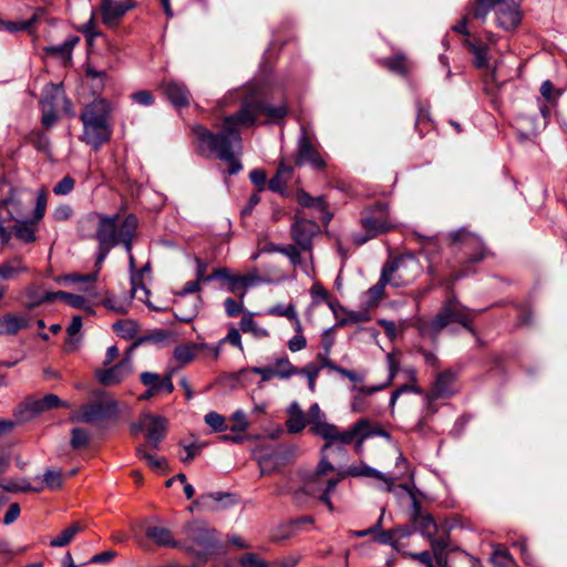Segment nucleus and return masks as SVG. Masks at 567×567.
Instances as JSON below:
<instances>
[{
    "label": "nucleus",
    "mask_w": 567,
    "mask_h": 567,
    "mask_svg": "<svg viewBox=\"0 0 567 567\" xmlns=\"http://www.w3.org/2000/svg\"><path fill=\"white\" fill-rule=\"evenodd\" d=\"M195 133L203 152L215 153L218 158L228 163L229 175L240 172L243 166L235 155L241 148V138L237 127L234 126V117L224 120L220 133L213 134L202 126H197Z\"/></svg>",
    "instance_id": "f257e3e1"
},
{
    "label": "nucleus",
    "mask_w": 567,
    "mask_h": 567,
    "mask_svg": "<svg viewBox=\"0 0 567 567\" xmlns=\"http://www.w3.org/2000/svg\"><path fill=\"white\" fill-rule=\"evenodd\" d=\"M370 421L368 419H360L347 430H340L332 423H317L313 427V435L320 436L326 441L321 449L323 454L332 446H343L354 443L355 451L361 453L363 450V442L373 434L384 435L388 434L383 431L372 432L370 429Z\"/></svg>",
    "instance_id": "f03ea898"
},
{
    "label": "nucleus",
    "mask_w": 567,
    "mask_h": 567,
    "mask_svg": "<svg viewBox=\"0 0 567 567\" xmlns=\"http://www.w3.org/2000/svg\"><path fill=\"white\" fill-rule=\"evenodd\" d=\"M91 218H97V227L95 238L101 245L112 248L123 245L126 252L133 248V240L137 230V218L130 214L122 221L117 215L104 216L100 214L93 215Z\"/></svg>",
    "instance_id": "7ed1b4c3"
},
{
    "label": "nucleus",
    "mask_w": 567,
    "mask_h": 567,
    "mask_svg": "<svg viewBox=\"0 0 567 567\" xmlns=\"http://www.w3.org/2000/svg\"><path fill=\"white\" fill-rule=\"evenodd\" d=\"M111 109L110 104L103 100H94L87 104L82 114L83 134L81 141L94 150H99L103 144L107 143L112 135L110 124Z\"/></svg>",
    "instance_id": "20e7f679"
},
{
    "label": "nucleus",
    "mask_w": 567,
    "mask_h": 567,
    "mask_svg": "<svg viewBox=\"0 0 567 567\" xmlns=\"http://www.w3.org/2000/svg\"><path fill=\"white\" fill-rule=\"evenodd\" d=\"M2 192H4V188H2ZM33 202H35L32 213L33 218L40 220L47 210L48 194L45 189L41 188L34 194L25 187L9 186L8 192L3 193L0 198V210H6L11 219H18L24 216L28 207Z\"/></svg>",
    "instance_id": "39448f33"
},
{
    "label": "nucleus",
    "mask_w": 567,
    "mask_h": 567,
    "mask_svg": "<svg viewBox=\"0 0 567 567\" xmlns=\"http://www.w3.org/2000/svg\"><path fill=\"white\" fill-rule=\"evenodd\" d=\"M472 319L470 309L463 307L455 298H450L432 320L420 319L416 327L422 336L435 338L445 327L454 322L473 332Z\"/></svg>",
    "instance_id": "423d86ee"
},
{
    "label": "nucleus",
    "mask_w": 567,
    "mask_h": 567,
    "mask_svg": "<svg viewBox=\"0 0 567 567\" xmlns=\"http://www.w3.org/2000/svg\"><path fill=\"white\" fill-rule=\"evenodd\" d=\"M361 226L364 230V234L353 235V240L358 245H363L380 234L393 229L395 224L390 216L388 204L380 202L371 207L365 208L361 217Z\"/></svg>",
    "instance_id": "0eeeda50"
},
{
    "label": "nucleus",
    "mask_w": 567,
    "mask_h": 567,
    "mask_svg": "<svg viewBox=\"0 0 567 567\" xmlns=\"http://www.w3.org/2000/svg\"><path fill=\"white\" fill-rule=\"evenodd\" d=\"M468 17L464 16L456 24L452 27V30L456 33L465 35L466 39L464 44L467 47L470 52L474 55V65L478 69H489V51L492 47L496 43V35L491 31L484 32V38L486 42L483 40H471V33L467 28Z\"/></svg>",
    "instance_id": "6e6552de"
},
{
    "label": "nucleus",
    "mask_w": 567,
    "mask_h": 567,
    "mask_svg": "<svg viewBox=\"0 0 567 567\" xmlns=\"http://www.w3.org/2000/svg\"><path fill=\"white\" fill-rule=\"evenodd\" d=\"M382 270L391 279L392 286L402 287L412 282L421 274V265L413 255L406 254L388 261Z\"/></svg>",
    "instance_id": "1a4fd4ad"
},
{
    "label": "nucleus",
    "mask_w": 567,
    "mask_h": 567,
    "mask_svg": "<svg viewBox=\"0 0 567 567\" xmlns=\"http://www.w3.org/2000/svg\"><path fill=\"white\" fill-rule=\"evenodd\" d=\"M333 471L334 466L328 461L327 456L323 455L317 466L313 481L306 486L307 493L318 495V498L327 505L330 512H333V504L330 499V493L336 488L340 480L344 477L343 473L340 474L337 478H329L323 481V476Z\"/></svg>",
    "instance_id": "9d476101"
},
{
    "label": "nucleus",
    "mask_w": 567,
    "mask_h": 567,
    "mask_svg": "<svg viewBox=\"0 0 567 567\" xmlns=\"http://www.w3.org/2000/svg\"><path fill=\"white\" fill-rule=\"evenodd\" d=\"M94 396L99 402L82 405L80 411L71 416L72 421L92 424L117 414V402L113 398L103 391L95 392Z\"/></svg>",
    "instance_id": "9b49d317"
},
{
    "label": "nucleus",
    "mask_w": 567,
    "mask_h": 567,
    "mask_svg": "<svg viewBox=\"0 0 567 567\" xmlns=\"http://www.w3.org/2000/svg\"><path fill=\"white\" fill-rule=\"evenodd\" d=\"M261 114L271 120H281L287 114V109L285 105L271 106L258 101H245L240 110L230 117H234L235 127L237 125L251 126Z\"/></svg>",
    "instance_id": "f8f14e48"
},
{
    "label": "nucleus",
    "mask_w": 567,
    "mask_h": 567,
    "mask_svg": "<svg viewBox=\"0 0 567 567\" xmlns=\"http://www.w3.org/2000/svg\"><path fill=\"white\" fill-rule=\"evenodd\" d=\"M400 487L404 489L406 493H409L411 496L412 506L414 509V525L417 527L422 535L430 539L434 553L443 550L446 547V542L443 538L434 537L439 532V527L434 518L430 514L421 513L420 503L417 502L416 497L414 496V494L412 493L411 488L408 485L402 484L400 485Z\"/></svg>",
    "instance_id": "ddd939ff"
},
{
    "label": "nucleus",
    "mask_w": 567,
    "mask_h": 567,
    "mask_svg": "<svg viewBox=\"0 0 567 567\" xmlns=\"http://www.w3.org/2000/svg\"><path fill=\"white\" fill-rule=\"evenodd\" d=\"M200 281L197 279L187 281L181 291L176 293V299L173 305L175 317L182 322H190L197 315L198 305L202 299L195 296L192 299V306L188 311H184V306L187 303V295L195 293L200 290Z\"/></svg>",
    "instance_id": "4468645a"
},
{
    "label": "nucleus",
    "mask_w": 567,
    "mask_h": 567,
    "mask_svg": "<svg viewBox=\"0 0 567 567\" xmlns=\"http://www.w3.org/2000/svg\"><path fill=\"white\" fill-rule=\"evenodd\" d=\"M453 245L466 256L470 262H478L485 257V247L481 238L465 229L452 233Z\"/></svg>",
    "instance_id": "2eb2a0df"
},
{
    "label": "nucleus",
    "mask_w": 567,
    "mask_h": 567,
    "mask_svg": "<svg viewBox=\"0 0 567 567\" xmlns=\"http://www.w3.org/2000/svg\"><path fill=\"white\" fill-rule=\"evenodd\" d=\"M174 371H168L165 375L161 377L154 372H143L140 380L147 389L140 396L141 400H150L159 394H171L174 391L173 384Z\"/></svg>",
    "instance_id": "dca6fc26"
},
{
    "label": "nucleus",
    "mask_w": 567,
    "mask_h": 567,
    "mask_svg": "<svg viewBox=\"0 0 567 567\" xmlns=\"http://www.w3.org/2000/svg\"><path fill=\"white\" fill-rule=\"evenodd\" d=\"M166 424L167 421L165 417L144 413L141 415L138 424L133 426V430H145L146 439L154 449H157L165 436Z\"/></svg>",
    "instance_id": "f3484780"
},
{
    "label": "nucleus",
    "mask_w": 567,
    "mask_h": 567,
    "mask_svg": "<svg viewBox=\"0 0 567 567\" xmlns=\"http://www.w3.org/2000/svg\"><path fill=\"white\" fill-rule=\"evenodd\" d=\"M132 358L130 354H127L112 368L97 370L95 375L101 384L105 386H112L125 380L132 373Z\"/></svg>",
    "instance_id": "a211bd4d"
},
{
    "label": "nucleus",
    "mask_w": 567,
    "mask_h": 567,
    "mask_svg": "<svg viewBox=\"0 0 567 567\" xmlns=\"http://www.w3.org/2000/svg\"><path fill=\"white\" fill-rule=\"evenodd\" d=\"M319 231L318 224L306 218H297L291 226L292 239L301 250H310L312 248V238Z\"/></svg>",
    "instance_id": "6ab92c4d"
},
{
    "label": "nucleus",
    "mask_w": 567,
    "mask_h": 567,
    "mask_svg": "<svg viewBox=\"0 0 567 567\" xmlns=\"http://www.w3.org/2000/svg\"><path fill=\"white\" fill-rule=\"evenodd\" d=\"M306 163H308L315 169H322L326 167L324 159L303 133L298 141V155L296 158V165L301 166Z\"/></svg>",
    "instance_id": "aec40b11"
},
{
    "label": "nucleus",
    "mask_w": 567,
    "mask_h": 567,
    "mask_svg": "<svg viewBox=\"0 0 567 567\" xmlns=\"http://www.w3.org/2000/svg\"><path fill=\"white\" fill-rule=\"evenodd\" d=\"M495 16L497 25L509 30L520 21V14L514 0H496Z\"/></svg>",
    "instance_id": "412c9836"
},
{
    "label": "nucleus",
    "mask_w": 567,
    "mask_h": 567,
    "mask_svg": "<svg viewBox=\"0 0 567 567\" xmlns=\"http://www.w3.org/2000/svg\"><path fill=\"white\" fill-rule=\"evenodd\" d=\"M133 7L131 0H101L102 21L113 28L121 18Z\"/></svg>",
    "instance_id": "4be33fe9"
},
{
    "label": "nucleus",
    "mask_w": 567,
    "mask_h": 567,
    "mask_svg": "<svg viewBox=\"0 0 567 567\" xmlns=\"http://www.w3.org/2000/svg\"><path fill=\"white\" fill-rule=\"evenodd\" d=\"M30 316L23 312H7L0 316V336H14L29 328Z\"/></svg>",
    "instance_id": "5701e85b"
},
{
    "label": "nucleus",
    "mask_w": 567,
    "mask_h": 567,
    "mask_svg": "<svg viewBox=\"0 0 567 567\" xmlns=\"http://www.w3.org/2000/svg\"><path fill=\"white\" fill-rule=\"evenodd\" d=\"M54 93L55 96H60L62 94V87L56 84H48L43 91V96L40 101L41 110H42V124L47 127L52 126L56 120V109L52 101L49 100V94Z\"/></svg>",
    "instance_id": "b1692460"
},
{
    "label": "nucleus",
    "mask_w": 567,
    "mask_h": 567,
    "mask_svg": "<svg viewBox=\"0 0 567 567\" xmlns=\"http://www.w3.org/2000/svg\"><path fill=\"white\" fill-rule=\"evenodd\" d=\"M162 89L174 106L182 107L189 104L190 92L184 83L169 80L162 84Z\"/></svg>",
    "instance_id": "393cba45"
},
{
    "label": "nucleus",
    "mask_w": 567,
    "mask_h": 567,
    "mask_svg": "<svg viewBox=\"0 0 567 567\" xmlns=\"http://www.w3.org/2000/svg\"><path fill=\"white\" fill-rule=\"evenodd\" d=\"M299 205L308 208H315L322 215V221L328 224L332 214L328 210L327 202L324 196H311L305 190H299L296 195Z\"/></svg>",
    "instance_id": "a878e982"
},
{
    "label": "nucleus",
    "mask_w": 567,
    "mask_h": 567,
    "mask_svg": "<svg viewBox=\"0 0 567 567\" xmlns=\"http://www.w3.org/2000/svg\"><path fill=\"white\" fill-rule=\"evenodd\" d=\"M352 476V477H374L380 481H383L386 484V492H393L394 488V481L391 477H388L380 471L367 465V464H360V465H351L348 467V470L344 472V476Z\"/></svg>",
    "instance_id": "bb28decb"
},
{
    "label": "nucleus",
    "mask_w": 567,
    "mask_h": 567,
    "mask_svg": "<svg viewBox=\"0 0 567 567\" xmlns=\"http://www.w3.org/2000/svg\"><path fill=\"white\" fill-rule=\"evenodd\" d=\"M233 495L224 492H214L200 495L196 501V504L206 511H218L226 507L231 502Z\"/></svg>",
    "instance_id": "cd10ccee"
},
{
    "label": "nucleus",
    "mask_w": 567,
    "mask_h": 567,
    "mask_svg": "<svg viewBox=\"0 0 567 567\" xmlns=\"http://www.w3.org/2000/svg\"><path fill=\"white\" fill-rule=\"evenodd\" d=\"M260 281L257 275H234L229 278L226 285L227 291L238 295L243 299L247 292L248 287H251Z\"/></svg>",
    "instance_id": "c85d7f7f"
},
{
    "label": "nucleus",
    "mask_w": 567,
    "mask_h": 567,
    "mask_svg": "<svg viewBox=\"0 0 567 567\" xmlns=\"http://www.w3.org/2000/svg\"><path fill=\"white\" fill-rule=\"evenodd\" d=\"M97 279V271L87 275L70 274L61 278L68 285H78L81 291L87 292L91 297H95L93 292Z\"/></svg>",
    "instance_id": "c756f323"
},
{
    "label": "nucleus",
    "mask_w": 567,
    "mask_h": 567,
    "mask_svg": "<svg viewBox=\"0 0 567 567\" xmlns=\"http://www.w3.org/2000/svg\"><path fill=\"white\" fill-rule=\"evenodd\" d=\"M82 318L81 316H74L71 323L66 328V339L64 343V350L66 352L76 351L80 348L82 341Z\"/></svg>",
    "instance_id": "7c9ffc66"
},
{
    "label": "nucleus",
    "mask_w": 567,
    "mask_h": 567,
    "mask_svg": "<svg viewBox=\"0 0 567 567\" xmlns=\"http://www.w3.org/2000/svg\"><path fill=\"white\" fill-rule=\"evenodd\" d=\"M386 360H388V365H389V378H388V381L383 384H379V385H372V386H352V391L353 392H359V393H363L365 396L368 395H371L375 392H379V391H382L384 390L388 385H390L398 372V369H399V363L398 361L395 360L394 355L392 353H389L386 355Z\"/></svg>",
    "instance_id": "2f4dec72"
},
{
    "label": "nucleus",
    "mask_w": 567,
    "mask_h": 567,
    "mask_svg": "<svg viewBox=\"0 0 567 567\" xmlns=\"http://www.w3.org/2000/svg\"><path fill=\"white\" fill-rule=\"evenodd\" d=\"M146 536L157 546L177 547L178 543L174 539L169 529L163 526H151L145 530Z\"/></svg>",
    "instance_id": "473e14b6"
},
{
    "label": "nucleus",
    "mask_w": 567,
    "mask_h": 567,
    "mask_svg": "<svg viewBox=\"0 0 567 567\" xmlns=\"http://www.w3.org/2000/svg\"><path fill=\"white\" fill-rule=\"evenodd\" d=\"M195 540L199 547V549L196 551L198 559L206 560L209 550L214 545L212 532L205 528L203 525H198V537L195 538ZM187 550L195 553V549L192 546L187 547Z\"/></svg>",
    "instance_id": "72a5a7b5"
},
{
    "label": "nucleus",
    "mask_w": 567,
    "mask_h": 567,
    "mask_svg": "<svg viewBox=\"0 0 567 567\" xmlns=\"http://www.w3.org/2000/svg\"><path fill=\"white\" fill-rule=\"evenodd\" d=\"M41 12L42 11L40 9H35L32 12L31 17L29 19H27V20H17V21L0 20V24L3 27L4 30H7V31H9L11 33L19 32V31L31 32L33 25L40 19Z\"/></svg>",
    "instance_id": "f704fd0d"
},
{
    "label": "nucleus",
    "mask_w": 567,
    "mask_h": 567,
    "mask_svg": "<svg viewBox=\"0 0 567 567\" xmlns=\"http://www.w3.org/2000/svg\"><path fill=\"white\" fill-rule=\"evenodd\" d=\"M28 298L27 307L34 308L44 302H52L55 300V292L42 291L38 286H29L24 290Z\"/></svg>",
    "instance_id": "c9c22d12"
},
{
    "label": "nucleus",
    "mask_w": 567,
    "mask_h": 567,
    "mask_svg": "<svg viewBox=\"0 0 567 567\" xmlns=\"http://www.w3.org/2000/svg\"><path fill=\"white\" fill-rule=\"evenodd\" d=\"M14 220L16 224L13 226V233L16 237L27 244L34 241L37 229L35 224L39 220H34L33 217L31 220H20L19 218Z\"/></svg>",
    "instance_id": "e433bc0d"
},
{
    "label": "nucleus",
    "mask_w": 567,
    "mask_h": 567,
    "mask_svg": "<svg viewBox=\"0 0 567 567\" xmlns=\"http://www.w3.org/2000/svg\"><path fill=\"white\" fill-rule=\"evenodd\" d=\"M455 380L454 373L451 371L442 372L437 375L434 383L432 395L434 398L449 396L452 394V384Z\"/></svg>",
    "instance_id": "4c0bfd02"
},
{
    "label": "nucleus",
    "mask_w": 567,
    "mask_h": 567,
    "mask_svg": "<svg viewBox=\"0 0 567 567\" xmlns=\"http://www.w3.org/2000/svg\"><path fill=\"white\" fill-rule=\"evenodd\" d=\"M80 38L76 35L69 37L63 43L58 45H52L47 49L48 53L55 54L64 59L65 61H71L72 50L76 43H79Z\"/></svg>",
    "instance_id": "58836bf2"
},
{
    "label": "nucleus",
    "mask_w": 567,
    "mask_h": 567,
    "mask_svg": "<svg viewBox=\"0 0 567 567\" xmlns=\"http://www.w3.org/2000/svg\"><path fill=\"white\" fill-rule=\"evenodd\" d=\"M198 350V346L195 343L179 344L174 349L173 357L182 365L190 363Z\"/></svg>",
    "instance_id": "ea45409f"
},
{
    "label": "nucleus",
    "mask_w": 567,
    "mask_h": 567,
    "mask_svg": "<svg viewBox=\"0 0 567 567\" xmlns=\"http://www.w3.org/2000/svg\"><path fill=\"white\" fill-rule=\"evenodd\" d=\"M240 330L245 333H251L256 338H266L269 336L267 329L260 327L251 317V315H245L239 322Z\"/></svg>",
    "instance_id": "a19ab883"
},
{
    "label": "nucleus",
    "mask_w": 567,
    "mask_h": 567,
    "mask_svg": "<svg viewBox=\"0 0 567 567\" xmlns=\"http://www.w3.org/2000/svg\"><path fill=\"white\" fill-rule=\"evenodd\" d=\"M82 529L79 523H74L71 526L63 529L55 538L51 539L50 545L52 547H64L73 537Z\"/></svg>",
    "instance_id": "79ce46f5"
},
{
    "label": "nucleus",
    "mask_w": 567,
    "mask_h": 567,
    "mask_svg": "<svg viewBox=\"0 0 567 567\" xmlns=\"http://www.w3.org/2000/svg\"><path fill=\"white\" fill-rule=\"evenodd\" d=\"M114 331L126 340H132L138 332V327L133 320H120L113 323Z\"/></svg>",
    "instance_id": "37998d69"
},
{
    "label": "nucleus",
    "mask_w": 567,
    "mask_h": 567,
    "mask_svg": "<svg viewBox=\"0 0 567 567\" xmlns=\"http://www.w3.org/2000/svg\"><path fill=\"white\" fill-rule=\"evenodd\" d=\"M28 269L20 260H13L0 265V278L4 280L14 279L20 274L25 272Z\"/></svg>",
    "instance_id": "c03bdc74"
},
{
    "label": "nucleus",
    "mask_w": 567,
    "mask_h": 567,
    "mask_svg": "<svg viewBox=\"0 0 567 567\" xmlns=\"http://www.w3.org/2000/svg\"><path fill=\"white\" fill-rule=\"evenodd\" d=\"M136 454L141 460L146 461L147 464L155 471H164L166 467V460L164 457H158L148 453L146 451V446L144 445L137 446Z\"/></svg>",
    "instance_id": "a18cd8bd"
},
{
    "label": "nucleus",
    "mask_w": 567,
    "mask_h": 567,
    "mask_svg": "<svg viewBox=\"0 0 567 567\" xmlns=\"http://www.w3.org/2000/svg\"><path fill=\"white\" fill-rule=\"evenodd\" d=\"M274 369L277 372V377L280 379H289L299 373V369L296 368L287 357L276 359Z\"/></svg>",
    "instance_id": "49530a36"
},
{
    "label": "nucleus",
    "mask_w": 567,
    "mask_h": 567,
    "mask_svg": "<svg viewBox=\"0 0 567 567\" xmlns=\"http://www.w3.org/2000/svg\"><path fill=\"white\" fill-rule=\"evenodd\" d=\"M297 409V412L289 416L286 426L289 433H298L306 426L305 415L297 403L291 404V410Z\"/></svg>",
    "instance_id": "de8ad7c7"
},
{
    "label": "nucleus",
    "mask_w": 567,
    "mask_h": 567,
    "mask_svg": "<svg viewBox=\"0 0 567 567\" xmlns=\"http://www.w3.org/2000/svg\"><path fill=\"white\" fill-rule=\"evenodd\" d=\"M239 567H272L271 561L264 559L259 554L248 551L238 559Z\"/></svg>",
    "instance_id": "09e8293b"
},
{
    "label": "nucleus",
    "mask_w": 567,
    "mask_h": 567,
    "mask_svg": "<svg viewBox=\"0 0 567 567\" xmlns=\"http://www.w3.org/2000/svg\"><path fill=\"white\" fill-rule=\"evenodd\" d=\"M388 284L391 285V279H389L382 270L379 281L367 291L369 302L375 303L381 300Z\"/></svg>",
    "instance_id": "8fccbe9b"
},
{
    "label": "nucleus",
    "mask_w": 567,
    "mask_h": 567,
    "mask_svg": "<svg viewBox=\"0 0 567 567\" xmlns=\"http://www.w3.org/2000/svg\"><path fill=\"white\" fill-rule=\"evenodd\" d=\"M496 0H474L473 17L481 21H485L487 14L495 11Z\"/></svg>",
    "instance_id": "3c124183"
},
{
    "label": "nucleus",
    "mask_w": 567,
    "mask_h": 567,
    "mask_svg": "<svg viewBox=\"0 0 567 567\" xmlns=\"http://www.w3.org/2000/svg\"><path fill=\"white\" fill-rule=\"evenodd\" d=\"M43 482L51 491H56L63 485V475L60 470L48 468L43 474Z\"/></svg>",
    "instance_id": "603ef678"
},
{
    "label": "nucleus",
    "mask_w": 567,
    "mask_h": 567,
    "mask_svg": "<svg viewBox=\"0 0 567 567\" xmlns=\"http://www.w3.org/2000/svg\"><path fill=\"white\" fill-rule=\"evenodd\" d=\"M382 64L392 72L399 74L406 73V59L403 54H395L391 58L384 59Z\"/></svg>",
    "instance_id": "864d4df0"
},
{
    "label": "nucleus",
    "mask_w": 567,
    "mask_h": 567,
    "mask_svg": "<svg viewBox=\"0 0 567 567\" xmlns=\"http://www.w3.org/2000/svg\"><path fill=\"white\" fill-rule=\"evenodd\" d=\"M321 371V367L316 365L315 363H309L302 369H299L298 374H302L308 379V388L311 392L316 390V380Z\"/></svg>",
    "instance_id": "5fc2aeb1"
},
{
    "label": "nucleus",
    "mask_w": 567,
    "mask_h": 567,
    "mask_svg": "<svg viewBox=\"0 0 567 567\" xmlns=\"http://www.w3.org/2000/svg\"><path fill=\"white\" fill-rule=\"evenodd\" d=\"M205 422L215 432H223L228 429L225 417L214 411H212L205 415Z\"/></svg>",
    "instance_id": "6e6d98bb"
},
{
    "label": "nucleus",
    "mask_w": 567,
    "mask_h": 567,
    "mask_svg": "<svg viewBox=\"0 0 567 567\" xmlns=\"http://www.w3.org/2000/svg\"><path fill=\"white\" fill-rule=\"evenodd\" d=\"M297 313V310L292 303H289L287 306L282 303H278L267 310L268 316H275V317H285L288 320L291 318H295V315Z\"/></svg>",
    "instance_id": "4d7b16f0"
},
{
    "label": "nucleus",
    "mask_w": 567,
    "mask_h": 567,
    "mask_svg": "<svg viewBox=\"0 0 567 567\" xmlns=\"http://www.w3.org/2000/svg\"><path fill=\"white\" fill-rule=\"evenodd\" d=\"M247 373H256L261 377V381L266 382L272 379L274 377H277V372L272 367H264V368H250V369H243L238 372L239 377H244Z\"/></svg>",
    "instance_id": "13d9d810"
},
{
    "label": "nucleus",
    "mask_w": 567,
    "mask_h": 567,
    "mask_svg": "<svg viewBox=\"0 0 567 567\" xmlns=\"http://www.w3.org/2000/svg\"><path fill=\"white\" fill-rule=\"evenodd\" d=\"M55 299H62L74 308H83L86 302V300L83 296L64 292V291H56Z\"/></svg>",
    "instance_id": "bf43d9fd"
},
{
    "label": "nucleus",
    "mask_w": 567,
    "mask_h": 567,
    "mask_svg": "<svg viewBox=\"0 0 567 567\" xmlns=\"http://www.w3.org/2000/svg\"><path fill=\"white\" fill-rule=\"evenodd\" d=\"M280 254L287 256L293 266L301 264V249L296 245H285L282 249H279Z\"/></svg>",
    "instance_id": "052dcab7"
},
{
    "label": "nucleus",
    "mask_w": 567,
    "mask_h": 567,
    "mask_svg": "<svg viewBox=\"0 0 567 567\" xmlns=\"http://www.w3.org/2000/svg\"><path fill=\"white\" fill-rule=\"evenodd\" d=\"M89 444V434L85 430L75 427L72 430L71 445L73 449H80Z\"/></svg>",
    "instance_id": "680f3d73"
},
{
    "label": "nucleus",
    "mask_w": 567,
    "mask_h": 567,
    "mask_svg": "<svg viewBox=\"0 0 567 567\" xmlns=\"http://www.w3.org/2000/svg\"><path fill=\"white\" fill-rule=\"evenodd\" d=\"M309 424L310 429L309 431L313 434V427L317 423H328L326 421V415L321 412L319 405L317 403H313L309 409Z\"/></svg>",
    "instance_id": "e2e57ef3"
},
{
    "label": "nucleus",
    "mask_w": 567,
    "mask_h": 567,
    "mask_svg": "<svg viewBox=\"0 0 567 567\" xmlns=\"http://www.w3.org/2000/svg\"><path fill=\"white\" fill-rule=\"evenodd\" d=\"M74 184L75 182L71 176H65L53 187V193L55 195H68L74 188Z\"/></svg>",
    "instance_id": "0e129e2a"
},
{
    "label": "nucleus",
    "mask_w": 567,
    "mask_h": 567,
    "mask_svg": "<svg viewBox=\"0 0 567 567\" xmlns=\"http://www.w3.org/2000/svg\"><path fill=\"white\" fill-rule=\"evenodd\" d=\"M367 396L363 393L355 392L351 399L350 409L353 413H361L368 409Z\"/></svg>",
    "instance_id": "69168bd1"
},
{
    "label": "nucleus",
    "mask_w": 567,
    "mask_h": 567,
    "mask_svg": "<svg viewBox=\"0 0 567 567\" xmlns=\"http://www.w3.org/2000/svg\"><path fill=\"white\" fill-rule=\"evenodd\" d=\"M103 306L116 313H126L128 310V306L125 302L117 300L115 297H106L103 300Z\"/></svg>",
    "instance_id": "338daca9"
},
{
    "label": "nucleus",
    "mask_w": 567,
    "mask_h": 567,
    "mask_svg": "<svg viewBox=\"0 0 567 567\" xmlns=\"http://www.w3.org/2000/svg\"><path fill=\"white\" fill-rule=\"evenodd\" d=\"M260 475H267L272 473L277 467V462L271 455H265L258 460Z\"/></svg>",
    "instance_id": "774afa93"
}]
</instances>
